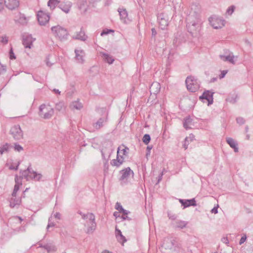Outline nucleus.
<instances>
[{"label": "nucleus", "instance_id": "3", "mask_svg": "<svg viewBox=\"0 0 253 253\" xmlns=\"http://www.w3.org/2000/svg\"><path fill=\"white\" fill-rule=\"evenodd\" d=\"M185 84L187 90L192 92H196L200 87L197 79L192 76L187 77L185 80Z\"/></svg>", "mask_w": 253, "mask_h": 253}, {"label": "nucleus", "instance_id": "33", "mask_svg": "<svg viewBox=\"0 0 253 253\" xmlns=\"http://www.w3.org/2000/svg\"><path fill=\"white\" fill-rule=\"evenodd\" d=\"M113 32V31L111 30H104L101 33V35L102 36V35H105V34H107L109 32Z\"/></svg>", "mask_w": 253, "mask_h": 253}, {"label": "nucleus", "instance_id": "39", "mask_svg": "<svg viewBox=\"0 0 253 253\" xmlns=\"http://www.w3.org/2000/svg\"><path fill=\"white\" fill-rule=\"evenodd\" d=\"M211 211L212 213H213L214 214L217 213V207L213 208L211 210Z\"/></svg>", "mask_w": 253, "mask_h": 253}, {"label": "nucleus", "instance_id": "42", "mask_svg": "<svg viewBox=\"0 0 253 253\" xmlns=\"http://www.w3.org/2000/svg\"><path fill=\"white\" fill-rule=\"evenodd\" d=\"M120 206H121L119 205L118 204H117L116 205V209L118 210L120 212L121 211V210H120Z\"/></svg>", "mask_w": 253, "mask_h": 253}, {"label": "nucleus", "instance_id": "14", "mask_svg": "<svg viewBox=\"0 0 253 253\" xmlns=\"http://www.w3.org/2000/svg\"><path fill=\"white\" fill-rule=\"evenodd\" d=\"M6 7L9 10H13L16 6V0H4Z\"/></svg>", "mask_w": 253, "mask_h": 253}, {"label": "nucleus", "instance_id": "27", "mask_svg": "<svg viewBox=\"0 0 253 253\" xmlns=\"http://www.w3.org/2000/svg\"><path fill=\"white\" fill-rule=\"evenodd\" d=\"M103 58L109 63L111 64L114 61V59L112 57L109 56L108 55L104 54Z\"/></svg>", "mask_w": 253, "mask_h": 253}, {"label": "nucleus", "instance_id": "50", "mask_svg": "<svg viewBox=\"0 0 253 253\" xmlns=\"http://www.w3.org/2000/svg\"><path fill=\"white\" fill-rule=\"evenodd\" d=\"M14 180H15V181L16 182V175H15Z\"/></svg>", "mask_w": 253, "mask_h": 253}, {"label": "nucleus", "instance_id": "9", "mask_svg": "<svg viewBox=\"0 0 253 253\" xmlns=\"http://www.w3.org/2000/svg\"><path fill=\"white\" fill-rule=\"evenodd\" d=\"M36 39L31 35L25 34L22 37V42L25 47L31 48L33 46Z\"/></svg>", "mask_w": 253, "mask_h": 253}, {"label": "nucleus", "instance_id": "10", "mask_svg": "<svg viewBox=\"0 0 253 253\" xmlns=\"http://www.w3.org/2000/svg\"><path fill=\"white\" fill-rule=\"evenodd\" d=\"M23 175L27 178H37V179H39L41 177L40 174H37L30 168H28L26 170L24 171Z\"/></svg>", "mask_w": 253, "mask_h": 253}, {"label": "nucleus", "instance_id": "24", "mask_svg": "<svg viewBox=\"0 0 253 253\" xmlns=\"http://www.w3.org/2000/svg\"><path fill=\"white\" fill-rule=\"evenodd\" d=\"M18 21L20 24H25L27 22V18L24 14H20Z\"/></svg>", "mask_w": 253, "mask_h": 253}, {"label": "nucleus", "instance_id": "12", "mask_svg": "<svg viewBox=\"0 0 253 253\" xmlns=\"http://www.w3.org/2000/svg\"><path fill=\"white\" fill-rule=\"evenodd\" d=\"M115 236L119 242L123 245L126 241V237L122 234V232L116 227Z\"/></svg>", "mask_w": 253, "mask_h": 253}, {"label": "nucleus", "instance_id": "31", "mask_svg": "<svg viewBox=\"0 0 253 253\" xmlns=\"http://www.w3.org/2000/svg\"><path fill=\"white\" fill-rule=\"evenodd\" d=\"M191 122V119L190 118L186 119L184 123V126L187 129L190 128L188 126V124Z\"/></svg>", "mask_w": 253, "mask_h": 253}, {"label": "nucleus", "instance_id": "5", "mask_svg": "<svg viewBox=\"0 0 253 253\" xmlns=\"http://www.w3.org/2000/svg\"><path fill=\"white\" fill-rule=\"evenodd\" d=\"M53 113V110L49 105L42 104L40 107V115L44 118H50Z\"/></svg>", "mask_w": 253, "mask_h": 253}, {"label": "nucleus", "instance_id": "43", "mask_svg": "<svg viewBox=\"0 0 253 253\" xmlns=\"http://www.w3.org/2000/svg\"><path fill=\"white\" fill-rule=\"evenodd\" d=\"M9 169H10L16 170V168L12 165H11L10 166H9Z\"/></svg>", "mask_w": 253, "mask_h": 253}, {"label": "nucleus", "instance_id": "29", "mask_svg": "<svg viewBox=\"0 0 253 253\" xmlns=\"http://www.w3.org/2000/svg\"><path fill=\"white\" fill-rule=\"evenodd\" d=\"M9 58L10 59H15L16 58V57L15 56V54L13 52V49H12V48L11 47L10 49V51H9Z\"/></svg>", "mask_w": 253, "mask_h": 253}, {"label": "nucleus", "instance_id": "52", "mask_svg": "<svg viewBox=\"0 0 253 253\" xmlns=\"http://www.w3.org/2000/svg\"><path fill=\"white\" fill-rule=\"evenodd\" d=\"M152 30V32H153V33H154V29H153Z\"/></svg>", "mask_w": 253, "mask_h": 253}, {"label": "nucleus", "instance_id": "32", "mask_svg": "<svg viewBox=\"0 0 253 253\" xmlns=\"http://www.w3.org/2000/svg\"><path fill=\"white\" fill-rule=\"evenodd\" d=\"M46 249L48 253H50L54 251L55 250V248L53 246H50L46 247Z\"/></svg>", "mask_w": 253, "mask_h": 253}, {"label": "nucleus", "instance_id": "21", "mask_svg": "<svg viewBox=\"0 0 253 253\" xmlns=\"http://www.w3.org/2000/svg\"><path fill=\"white\" fill-rule=\"evenodd\" d=\"M227 142L232 148L234 149L235 152L238 151V148L236 147V143L234 139L231 138H228L227 139Z\"/></svg>", "mask_w": 253, "mask_h": 253}, {"label": "nucleus", "instance_id": "44", "mask_svg": "<svg viewBox=\"0 0 253 253\" xmlns=\"http://www.w3.org/2000/svg\"><path fill=\"white\" fill-rule=\"evenodd\" d=\"M119 214V213L118 212H115L114 213V215L116 217V218L119 216V215H118Z\"/></svg>", "mask_w": 253, "mask_h": 253}, {"label": "nucleus", "instance_id": "40", "mask_svg": "<svg viewBox=\"0 0 253 253\" xmlns=\"http://www.w3.org/2000/svg\"><path fill=\"white\" fill-rule=\"evenodd\" d=\"M13 196H16V184L14 186L13 191L12 193Z\"/></svg>", "mask_w": 253, "mask_h": 253}, {"label": "nucleus", "instance_id": "7", "mask_svg": "<svg viewBox=\"0 0 253 253\" xmlns=\"http://www.w3.org/2000/svg\"><path fill=\"white\" fill-rule=\"evenodd\" d=\"M53 34L58 37L61 40L65 39L67 35V32L66 30L60 26H55L51 28Z\"/></svg>", "mask_w": 253, "mask_h": 253}, {"label": "nucleus", "instance_id": "53", "mask_svg": "<svg viewBox=\"0 0 253 253\" xmlns=\"http://www.w3.org/2000/svg\"><path fill=\"white\" fill-rule=\"evenodd\" d=\"M49 226H50V225H48L47 226V228H48L49 227Z\"/></svg>", "mask_w": 253, "mask_h": 253}, {"label": "nucleus", "instance_id": "34", "mask_svg": "<svg viewBox=\"0 0 253 253\" xmlns=\"http://www.w3.org/2000/svg\"><path fill=\"white\" fill-rule=\"evenodd\" d=\"M233 11L234 7L231 6L228 9L227 12L228 13V14H231L233 13Z\"/></svg>", "mask_w": 253, "mask_h": 253}, {"label": "nucleus", "instance_id": "49", "mask_svg": "<svg viewBox=\"0 0 253 253\" xmlns=\"http://www.w3.org/2000/svg\"><path fill=\"white\" fill-rule=\"evenodd\" d=\"M156 85L158 87H159V84H156Z\"/></svg>", "mask_w": 253, "mask_h": 253}, {"label": "nucleus", "instance_id": "25", "mask_svg": "<svg viewBox=\"0 0 253 253\" xmlns=\"http://www.w3.org/2000/svg\"><path fill=\"white\" fill-rule=\"evenodd\" d=\"M58 3V0H49L48 2V5L50 8H54L55 5H57Z\"/></svg>", "mask_w": 253, "mask_h": 253}, {"label": "nucleus", "instance_id": "37", "mask_svg": "<svg viewBox=\"0 0 253 253\" xmlns=\"http://www.w3.org/2000/svg\"><path fill=\"white\" fill-rule=\"evenodd\" d=\"M120 210H121V212H122L124 214L126 215L127 214V212L126 211L123 209L122 206H120Z\"/></svg>", "mask_w": 253, "mask_h": 253}, {"label": "nucleus", "instance_id": "38", "mask_svg": "<svg viewBox=\"0 0 253 253\" xmlns=\"http://www.w3.org/2000/svg\"><path fill=\"white\" fill-rule=\"evenodd\" d=\"M3 9V0H0V11Z\"/></svg>", "mask_w": 253, "mask_h": 253}, {"label": "nucleus", "instance_id": "6", "mask_svg": "<svg viewBox=\"0 0 253 253\" xmlns=\"http://www.w3.org/2000/svg\"><path fill=\"white\" fill-rule=\"evenodd\" d=\"M37 19L40 25H44L48 23L50 17L48 13L43 10H40L37 13Z\"/></svg>", "mask_w": 253, "mask_h": 253}, {"label": "nucleus", "instance_id": "51", "mask_svg": "<svg viewBox=\"0 0 253 253\" xmlns=\"http://www.w3.org/2000/svg\"><path fill=\"white\" fill-rule=\"evenodd\" d=\"M19 220H20V221H22V219H21L20 217H19Z\"/></svg>", "mask_w": 253, "mask_h": 253}, {"label": "nucleus", "instance_id": "26", "mask_svg": "<svg viewBox=\"0 0 253 253\" xmlns=\"http://www.w3.org/2000/svg\"><path fill=\"white\" fill-rule=\"evenodd\" d=\"M8 41V38L5 36H0V43H2L3 44H5L7 43Z\"/></svg>", "mask_w": 253, "mask_h": 253}, {"label": "nucleus", "instance_id": "28", "mask_svg": "<svg viewBox=\"0 0 253 253\" xmlns=\"http://www.w3.org/2000/svg\"><path fill=\"white\" fill-rule=\"evenodd\" d=\"M150 141V136L148 134H145L143 138V142L147 144Z\"/></svg>", "mask_w": 253, "mask_h": 253}, {"label": "nucleus", "instance_id": "46", "mask_svg": "<svg viewBox=\"0 0 253 253\" xmlns=\"http://www.w3.org/2000/svg\"><path fill=\"white\" fill-rule=\"evenodd\" d=\"M77 59H78V60H80V59L82 60V59L81 57H80L79 58V56H78V55H77Z\"/></svg>", "mask_w": 253, "mask_h": 253}, {"label": "nucleus", "instance_id": "48", "mask_svg": "<svg viewBox=\"0 0 253 253\" xmlns=\"http://www.w3.org/2000/svg\"><path fill=\"white\" fill-rule=\"evenodd\" d=\"M11 133L13 134V136L14 138L15 137V134L13 133V132L11 130Z\"/></svg>", "mask_w": 253, "mask_h": 253}, {"label": "nucleus", "instance_id": "18", "mask_svg": "<svg viewBox=\"0 0 253 253\" xmlns=\"http://www.w3.org/2000/svg\"><path fill=\"white\" fill-rule=\"evenodd\" d=\"M120 17L125 23L126 22V19L127 18V13L126 9H122L119 10Z\"/></svg>", "mask_w": 253, "mask_h": 253}, {"label": "nucleus", "instance_id": "20", "mask_svg": "<svg viewBox=\"0 0 253 253\" xmlns=\"http://www.w3.org/2000/svg\"><path fill=\"white\" fill-rule=\"evenodd\" d=\"M193 136L192 135H189L185 139L183 147L185 149H187L188 145L193 141Z\"/></svg>", "mask_w": 253, "mask_h": 253}, {"label": "nucleus", "instance_id": "19", "mask_svg": "<svg viewBox=\"0 0 253 253\" xmlns=\"http://www.w3.org/2000/svg\"><path fill=\"white\" fill-rule=\"evenodd\" d=\"M70 6L71 4L69 2L62 3L60 5L62 10L66 13H68L69 11Z\"/></svg>", "mask_w": 253, "mask_h": 253}, {"label": "nucleus", "instance_id": "15", "mask_svg": "<svg viewBox=\"0 0 253 253\" xmlns=\"http://www.w3.org/2000/svg\"><path fill=\"white\" fill-rule=\"evenodd\" d=\"M180 202L182 204L184 208L188 207L190 206L196 205V202L194 199L188 200L184 201L182 200H180Z\"/></svg>", "mask_w": 253, "mask_h": 253}, {"label": "nucleus", "instance_id": "36", "mask_svg": "<svg viewBox=\"0 0 253 253\" xmlns=\"http://www.w3.org/2000/svg\"><path fill=\"white\" fill-rule=\"evenodd\" d=\"M246 240V236L242 237L240 241V244H242L244 243L245 242Z\"/></svg>", "mask_w": 253, "mask_h": 253}, {"label": "nucleus", "instance_id": "30", "mask_svg": "<svg viewBox=\"0 0 253 253\" xmlns=\"http://www.w3.org/2000/svg\"><path fill=\"white\" fill-rule=\"evenodd\" d=\"M6 71L5 66H3L0 63V75H2Z\"/></svg>", "mask_w": 253, "mask_h": 253}, {"label": "nucleus", "instance_id": "13", "mask_svg": "<svg viewBox=\"0 0 253 253\" xmlns=\"http://www.w3.org/2000/svg\"><path fill=\"white\" fill-rule=\"evenodd\" d=\"M159 24L162 29H165L168 25V18L165 15H162L159 20Z\"/></svg>", "mask_w": 253, "mask_h": 253}, {"label": "nucleus", "instance_id": "23", "mask_svg": "<svg viewBox=\"0 0 253 253\" xmlns=\"http://www.w3.org/2000/svg\"><path fill=\"white\" fill-rule=\"evenodd\" d=\"M221 59L223 61H228L230 62H231V63H233V64L234 63V57L233 56H230V55L227 56H221Z\"/></svg>", "mask_w": 253, "mask_h": 253}, {"label": "nucleus", "instance_id": "22", "mask_svg": "<svg viewBox=\"0 0 253 253\" xmlns=\"http://www.w3.org/2000/svg\"><path fill=\"white\" fill-rule=\"evenodd\" d=\"M70 107L72 109L79 110L82 108V105L80 102L76 101L73 102Z\"/></svg>", "mask_w": 253, "mask_h": 253}, {"label": "nucleus", "instance_id": "41", "mask_svg": "<svg viewBox=\"0 0 253 253\" xmlns=\"http://www.w3.org/2000/svg\"><path fill=\"white\" fill-rule=\"evenodd\" d=\"M23 150V148L20 146L17 145V151H20Z\"/></svg>", "mask_w": 253, "mask_h": 253}, {"label": "nucleus", "instance_id": "1", "mask_svg": "<svg viewBox=\"0 0 253 253\" xmlns=\"http://www.w3.org/2000/svg\"><path fill=\"white\" fill-rule=\"evenodd\" d=\"M128 149L124 145H121L118 148L117 159L112 161L113 166L119 167L121 166L124 161L125 157L128 153Z\"/></svg>", "mask_w": 253, "mask_h": 253}, {"label": "nucleus", "instance_id": "16", "mask_svg": "<svg viewBox=\"0 0 253 253\" xmlns=\"http://www.w3.org/2000/svg\"><path fill=\"white\" fill-rule=\"evenodd\" d=\"M74 38L79 39L83 41H84L86 39V36H85L84 31L81 30L79 33H75L73 35Z\"/></svg>", "mask_w": 253, "mask_h": 253}, {"label": "nucleus", "instance_id": "11", "mask_svg": "<svg viewBox=\"0 0 253 253\" xmlns=\"http://www.w3.org/2000/svg\"><path fill=\"white\" fill-rule=\"evenodd\" d=\"M200 99L203 100L205 99L208 102V105L212 103L213 99H212V94L209 91H205L203 93V95L200 97Z\"/></svg>", "mask_w": 253, "mask_h": 253}, {"label": "nucleus", "instance_id": "2", "mask_svg": "<svg viewBox=\"0 0 253 253\" xmlns=\"http://www.w3.org/2000/svg\"><path fill=\"white\" fill-rule=\"evenodd\" d=\"M120 174L119 180L122 185L130 182L134 176L133 171L129 168H126L120 171Z\"/></svg>", "mask_w": 253, "mask_h": 253}, {"label": "nucleus", "instance_id": "17", "mask_svg": "<svg viewBox=\"0 0 253 253\" xmlns=\"http://www.w3.org/2000/svg\"><path fill=\"white\" fill-rule=\"evenodd\" d=\"M13 146H9L7 144L0 147V154L2 155L4 152L8 151L10 148L13 147L14 150H16V144H14Z\"/></svg>", "mask_w": 253, "mask_h": 253}, {"label": "nucleus", "instance_id": "45", "mask_svg": "<svg viewBox=\"0 0 253 253\" xmlns=\"http://www.w3.org/2000/svg\"><path fill=\"white\" fill-rule=\"evenodd\" d=\"M10 206L12 207H14L15 204L14 203H10Z\"/></svg>", "mask_w": 253, "mask_h": 253}, {"label": "nucleus", "instance_id": "4", "mask_svg": "<svg viewBox=\"0 0 253 253\" xmlns=\"http://www.w3.org/2000/svg\"><path fill=\"white\" fill-rule=\"evenodd\" d=\"M84 220V225L87 232H89L95 229L96 224L94 222L95 217L93 214L88 213L83 215Z\"/></svg>", "mask_w": 253, "mask_h": 253}, {"label": "nucleus", "instance_id": "47", "mask_svg": "<svg viewBox=\"0 0 253 253\" xmlns=\"http://www.w3.org/2000/svg\"><path fill=\"white\" fill-rule=\"evenodd\" d=\"M102 253H111L109 251H105L103 252Z\"/></svg>", "mask_w": 253, "mask_h": 253}, {"label": "nucleus", "instance_id": "8", "mask_svg": "<svg viewBox=\"0 0 253 253\" xmlns=\"http://www.w3.org/2000/svg\"><path fill=\"white\" fill-rule=\"evenodd\" d=\"M209 21L211 25L215 29L221 28L224 25V21L215 16L210 17Z\"/></svg>", "mask_w": 253, "mask_h": 253}, {"label": "nucleus", "instance_id": "35", "mask_svg": "<svg viewBox=\"0 0 253 253\" xmlns=\"http://www.w3.org/2000/svg\"><path fill=\"white\" fill-rule=\"evenodd\" d=\"M227 71H222L221 75L219 76V78L220 79L223 78L225 76V75L227 74Z\"/></svg>", "mask_w": 253, "mask_h": 253}]
</instances>
